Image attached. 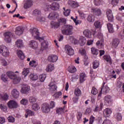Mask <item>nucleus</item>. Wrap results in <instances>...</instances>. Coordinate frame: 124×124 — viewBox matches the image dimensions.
<instances>
[{"label":"nucleus","mask_w":124,"mask_h":124,"mask_svg":"<svg viewBox=\"0 0 124 124\" xmlns=\"http://www.w3.org/2000/svg\"><path fill=\"white\" fill-rule=\"evenodd\" d=\"M8 78L13 80L14 84H17L19 83L21 80L20 78L18 77L17 75L15 74L14 72L11 71H8L6 73V75L3 74L0 76L1 79L5 82L7 81Z\"/></svg>","instance_id":"f257e3e1"},{"label":"nucleus","mask_w":124,"mask_h":124,"mask_svg":"<svg viewBox=\"0 0 124 124\" xmlns=\"http://www.w3.org/2000/svg\"><path fill=\"white\" fill-rule=\"evenodd\" d=\"M65 29L62 30V32L63 34L66 35H70L72 34L73 26L70 25H65Z\"/></svg>","instance_id":"f03ea898"},{"label":"nucleus","mask_w":124,"mask_h":124,"mask_svg":"<svg viewBox=\"0 0 124 124\" xmlns=\"http://www.w3.org/2000/svg\"><path fill=\"white\" fill-rule=\"evenodd\" d=\"M0 53L5 58L9 57V50L5 46H0Z\"/></svg>","instance_id":"7ed1b4c3"},{"label":"nucleus","mask_w":124,"mask_h":124,"mask_svg":"<svg viewBox=\"0 0 124 124\" xmlns=\"http://www.w3.org/2000/svg\"><path fill=\"white\" fill-rule=\"evenodd\" d=\"M30 32L32 34V36H33L34 38L38 39L39 40H43V38H40L39 37V32L38 29L36 28H33L31 29L30 31Z\"/></svg>","instance_id":"20e7f679"},{"label":"nucleus","mask_w":124,"mask_h":124,"mask_svg":"<svg viewBox=\"0 0 124 124\" xmlns=\"http://www.w3.org/2000/svg\"><path fill=\"white\" fill-rule=\"evenodd\" d=\"M98 37H99V38H101V40H100V41H98V42L96 43V46L99 49L103 48L104 46V41L103 40V34L99 33V34H98Z\"/></svg>","instance_id":"39448f33"},{"label":"nucleus","mask_w":124,"mask_h":124,"mask_svg":"<svg viewBox=\"0 0 124 124\" xmlns=\"http://www.w3.org/2000/svg\"><path fill=\"white\" fill-rule=\"evenodd\" d=\"M104 103L107 106L111 105L113 103V100L110 95H107L104 97Z\"/></svg>","instance_id":"423d86ee"},{"label":"nucleus","mask_w":124,"mask_h":124,"mask_svg":"<svg viewBox=\"0 0 124 124\" xmlns=\"http://www.w3.org/2000/svg\"><path fill=\"white\" fill-rule=\"evenodd\" d=\"M91 12L95 16H99L102 15V11L100 8L93 7L92 9Z\"/></svg>","instance_id":"0eeeda50"},{"label":"nucleus","mask_w":124,"mask_h":124,"mask_svg":"<svg viewBox=\"0 0 124 124\" xmlns=\"http://www.w3.org/2000/svg\"><path fill=\"white\" fill-rule=\"evenodd\" d=\"M8 107L10 108H16L18 107L17 102L14 100H11L7 103Z\"/></svg>","instance_id":"6e6552de"},{"label":"nucleus","mask_w":124,"mask_h":124,"mask_svg":"<svg viewBox=\"0 0 124 124\" xmlns=\"http://www.w3.org/2000/svg\"><path fill=\"white\" fill-rule=\"evenodd\" d=\"M5 37V41L7 43H10L11 42V37H12V33L10 31L6 32L4 34Z\"/></svg>","instance_id":"1a4fd4ad"},{"label":"nucleus","mask_w":124,"mask_h":124,"mask_svg":"<svg viewBox=\"0 0 124 124\" xmlns=\"http://www.w3.org/2000/svg\"><path fill=\"white\" fill-rule=\"evenodd\" d=\"M65 50L66 54L68 55L73 56L74 54V50L70 46H65Z\"/></svg>","instance_id":"9d476101"},{"label":"nucleus","mask_w":124,"mask_h":124,"mask_svg":"<svg viewBox=\"0 0 124 124\" xmlns=\"http://www.w3.org/2000/svg\"><path fill=\"white\" fill-rule=\"evenodd\" d=\"M42 111L44 113H47L50 111L49 105L47 103H45L42 105Z\"/></svg>","instance_id":"9b49d317"},{"label":"nucleus","mask_w":124,"mask_h":124,"mask_svg":"<svg viewBox=\"0 0 124 124\" xmlns=\"http://www.w3.org/2000/svg\"><path fill=\"white\" fill-rule=\"evenodd\" d=\"M58 17V13L55 12H51L48 16V18L50 20L57 19Z\"/></svg>","instance_id":"f8f14e48"},{"label":"nucleus","mask_w":124,"mask_h":124,"mask_svg":"<svg viewBox=\"0 0 124 124\" xmlns=\"http://www.w3.org/2000/svg\"><path fill=\"white\" fill-rule=\"evenodd\" d=\"M107 17H108V21L113 22V16L111 10L109 9L107 12Z\"/></svg>","instance_id":"ddd939ff"},{"label":"nucleus","mask_w":124,"mask_h":124,"mask_svg":"<svg viewBox=\"0 0 124 124\" xmlns=\"http://www.w3.org/2000/svg\"><path fill=\"white\" fill-rule=\"evenodd\" d=\"M51 9L53 11H56L59 9L60 4L58 2H54L51 5Z\"/></svg>","instance_id":"4468645a"},{"label":"nucleus","mask_w":124,"mask_h":124,"mask_svg":"<svg viewBox=\"0 0 124 124\" xmlns=\"http://www.w3.org/2000/svg\"><path fill=\"white\" fill-rule=\"evenodd\" d=\"M68 3L69 5L72 8H78L79 7V4L77 1H73L71 0H70L68 1Z\"/></svg>","instance_id":"2eb2a0df"},{"label":"nucleus","mask_w":124,"mask_h":124,"mask_svg":"<svg viewBox=\"0 0 124 124\" xmlns=\"http://www.w3.org/2000/svg\"><path fill=\"white\" fill-rule=\"evenodd\" d=\"M58 60V57L54 55H51L48 57V60L49 62L54 63Z\"/></svg>","instance_id":"dca6fc26"},{"label":"nucleus","mask_w":124,"mask_h":124,"mask_svg":"<svg viewBox=\"0 0 124 124\" xmlns=\"http://www.w3.org/2000/svg\"><path fill=\"white\" fill-rule=\"evenodd\" d=\"M29 46L32 49H36L38 46V43H37L36 41H31L29 44Z\"/></svg>","instance_id":"f3484780"},{"label":"nucleus","mask_w":124,"mask_h":124,"mask_svg":"<svg viewBox=\"0 0 124 124\" xmlns=\"http://www.w3.org/2000/svg\"><path fill=\"white\" fill-rule=\"evenodd\" d=\"M112 113V110L110 108H107L104 110V116L108 117Z\"/></svg>","instance_id":"a211bd4d"},{"label":"nucleus","mask_w":124,"mask_h":124,"mask_svg":"<svg viewBox=\"0 0 124 124\" xmlns=\"http://www.w3.org/2000/svg\"><path fill=\"white\" fill-rule=\"evenodd\" d=\"M32 4L31 0H27L26 2L24 3L23 8L25 9H27L31 7Z\"/></svg>","instance_id":"6ab92c4d"},{"label":"nucleus","mask_w":124,"mask_h":124,"mask_svg":"<svg viewBox=\"0 0 124 124\" xmlns=\"http://www.w3.org/2000/svg\"><path fill=\"white\" fill-rule=\"evenodd\" d=\"M48 42H46V41H43L41 43V50L43 51L44 50H46L48 48Z\"/></svg>","instance_id":"aec40b11"},{"label":"nucleus","mask_w":124,"mask_h":124,"mask_svg":"<svg viewBox=\"0 0 124 124\" xmlns=\"http://www.w3.org/2000/svg\"><path fill=\"white\" fill-rule=\"evenodd\" d=\"M23 32V29L21 26H18L16 29V34L17 35H21Z\"/></svg>","instance_id":"412c9836"},{"label":"nucleus","mask_w":124,"mask_h":124,"mask_svg":"<svg viewBox=\"0 0 124 124\" xmlns=\"http://www.w3.org/2000/svg\"><path fill=\"white\" fill-rule=\"evenodd\" d=\"M11 93L13 97L15 98H17L19 96V92L16 89L13 90Z\"/></svg>","instance_id":"4be33fe9"},{"label":"nucleus","mask_w":124,"mask_h":124,"mask_svg":"<svg viewBox=\"0 0 124 124\" xmlns=\"http://www.w3.org/2000/svg\"><path fill=\"white\" fill-rule=\"evenodd\" d=\"M107 27H108V32L109 33H113L114 32L112 24L108 23V24H107Z\"/></svg>","instance_id":"5701e85b"},{"label":"nucleus","mask_w":124,"mask_h":124,"mask_svg":"<svg viewBox=\"0 0 124 124\" xmlns=\"http://www.w3.org/2000/svg\"><path fill=\"white\" fill-rule=\"evenodd\" d=\"M30 91V87L28 86H23L20 92L22 93L23 94H27L29 93V91Z\"/></svg>","instance_id":"b1692460"},{"label":"nucleus","mask_w":124,"mask_h":124,"mask_svg":"<svg viewBox=\"0 0 124 124\" xmlns=\"http://www.w3.org/2000/svg\"><path fill=\"white\" fill-rule=\"evenodd\" d=\"M86 43V38L84 37L81 36L79 40V44L81 46H84Z\"/></svg>","instance_id":"393cba45"},{"label":"nucleus","mask_w":124,"mask_h":124,"mask_svg":"<svg viewBox=\"0 0 124 124\" xmlns=\"http://www.w3.org/2000/svg\"><path fill=\"white\" fill-rule=\"evenodd\" d=\"M105 84V83H103V87L101 89V91L107 93L109 92L110 89L107 86H104Z\"/></svg>","instance_id":"a878e982"},{"label":"nucleus","mask_w":124,"mask_h":124,"mask_svg":"<svg viewBox=\"0 0 124 124\" xmlns=\"http://www.w3.org/2000/svg\"><path fill=\"white\" fill-rule=\"evenodd\" d=\"M83 34L88 38H91L92 37V32L89 30H85L83 31Z\"/></svg>","instance_id":"bb28decb"},{"label":"nucleus","mask_w":124,"mask_h":124,"mask_svg":"<svg viewBox=\"0 0 124 124\" xmlns=\"http://www.w3.org/2000/svg\"><path fill=\"white\" fill-rule=\"evenodd\" d=\"M120 42V40H119V39H113L112 41V46L114 48H116L118 46Z\"/></svg>","instance_id":"cd10ccee"},{"label":"nucleus","mask_w":124,"mask_h":124,"mask_svg":"<svg viewBox=\"0 0 124 124\" xmlns=\"http://www.w3.org/2000/svg\"><path fill=\"white\" fill-rule=\"evenodd\" d=\"M30 78L32 81H36L38 79V76L35 73H31L30 75Z\"/></svg>","instance_id":"c85d7f7f"},{"label":"nucleus","mask_w":124,"mask_h":124,"mask_svg":"<svg viewBox=\"0 0 124 124\" xmlns=\"http://www.w3.org/2000/svg\"><path fill=\"white\" fill-rule=\"evenodd\" d=\"M34 114L35 113L33 111H32L29 109H27L25 115V117L27 118H28V116H34Z\"/></svg>","instance_id":"c756f323"},{"label":"nucleus","mask_w":124,"mask_h":124,"mask_svg":"<svg viewBox=\"0 0 124 124\" xmlns=\"http://www.w3.org/2000/svg\"><path fill=\"white\" fill-rule=\"evenodd\" d=\"M79 78L80 82L83 83L86 80V75L84 73H81L79 75Z\"/></svg>","instance_id":"7c9ffc66"},{"label":"nucleus","mask_w":124,"mask_h":124,"mask_svg":"<svg viewBox=\"0 0 124 124\" xmlns=\"http://www.w3.org/2000/svg\"><path fill=\"white\" fill-rule=\"evenodd\" d=\"M17 55L19 58L21 60H23L25 58L24 54L21 50H17Z\"/></svg>","instance_id":"2f4dec72"},{"label":"nucleus","mask_w":124,"mask_h":124,"mask_svg":"<svg viewBox=\"0 0 124 124\" xmlns=\"http://www.w3.org/2000/svg\"><path fill=\"white\" fill-rule=\"evenodd\" d=\"M48 86H49V89L51 91H55L57 90V86L53 82H51Z\"/></svg>","instance_id":"473e14b6"},{"label":"nucleus","mask_w":124,"mask_h":124,"mask_svg":"<svg viewBox=\"0 0 124 124\" xmlns=\"http://www.w3.org/2000/svg\"><path fill=\"white\" fill-rule=\"evenodd\" d=\"M54 69V65L49 64L46 68V71L47 72H51Z\"/></svg>","instance_id":"72a5a7b5"},{"label":"nucleus","mask_w":124,"mask_h":124,"mask_svg":"<svg viewBox=\"0 0 124 124\" xmlns=\"http://www.w3.org/2000/svg\"><path fill=\"white\" fill-rule=\"evenodd\" d=\"M95 16L94 15H93L92 14H90L88 16L87 19L88 21L90 22H93L95 20Z\"/></svg>","instance_id":"f704fd0d"},{"label":"nucleus","mask_w":124,"mask_h":124,"mask_svg":"<svg viewBox=\"0 0 124 124\" xmlns=\"http://www.w3.org/2000/svg\"><path fill=\"white\" fill-rule=\"evenodd\" d=\"M16 45L18 48H21L23 47V44L21 40H17L16 43Z\"/></svg>","instance_id":"c9c22d12"},{"label":"nucleus","mask_w":124,"mask_h":124,"mask_svg":"<svg viewBox=\"0 0 124 124\" xmlns=\"http://www.w3.org/2000/svg\"><path fill=\"white\" fill-rule=\"evenodd\" d=\"M93 3L95 6H99L103 4V1L102 0H94Z\"/></svg>","instance_id":"e433bc0d"},{"label":"nucleus","mask_w":124,"mask_h":124,"mask_svg":"<svg viewBox=\"0 0 124 124\" xmlns=\"http://www.w3.org/2000/svg\"><path fill=\"white\" fill-rule=\"evenodd\" d=\"M74 93L76 96L77 97H79L81 95V90L78 88L75 89Z\"/></svg>","instance_id":"4c0bfd02"},{"label":"nucleus","mask_w":124,"mask_h":124,"mask_svg":"<svg viewBox=\"0 0 124 124\" xmlns=\"http://www.w3.org/2000/svg\"><path fill=\"white\" fill-rule=\"evenodd\" d=\"M46 78V75L45 74H42V75H40L39 77V79L40 80V81L41 82H44L45 79Z\"/></svg>","instance_id":"58836bf2"},{"label":"nucleus","mask_w":124,"mask_h":124,"mask_svg":"<svg viewBox=\"0 0 124 124\" xmlns=\"http://www.w3.org/2000/svg\"><path fill=\"white\" fill-rule=\"evenodd\" d=\"M94 26H95V28L97 29H100L101 28V23L100 21H96L94 23Z\"/></svg>","instance_id":"ea45409f"},{"label":"nucleus","mask_w":124,"mask_h":124,"mask_svg":"<svg viewBox=\"0 0 124 124\" xmlns=\"http://www.w3.org/2000/svg\"><path fill=\"white\" fill-rule=\"evenodd\" d=\"M91 51L92 54L94 55H97L98 54L99 50L95 48V47H92Z\"/></svg>","instance_id":"a19ab883"},{"label":"nucleus","mask_w":124,"mask_h":124,"mask_svg":"<svg viewBox=\"0 0 124 124\" xmlns=\"http://www.w3.org/2000/svg\"><path fill=\"white\" fill-rule=\"evenodd\" d=\"M63 9L64 10V11H63L64 16H68L70 15V9L65 10V7H63Z\"/></svg>","instance_id":"79ce46f5"},{"label":"nucleus","mask_w":124,"mask_h":124,"mask_svg":"<svg viewBox=\"0 0 124 124\" xmlns=\"http://www.w3.org/2000/svg\"><path fill=\"white\" fill-rule=\"evenodd\" d=\"M68 71L71 73H74L76 72L77 69L74 66H70L68 68Z\"/></svg>","instance_id":"37998d69"},{"label":"nucleus","mask_w":124,"mask_h":124,"mask_svg":"<svg viewBox=\"0 0 124 124\" xmlns=\"http://www.w3.org/2000/svg\"><path fill=\"white\" fill-rule=\"evenodd\" d=\"M99 66V62L97 61H95L93 62V68L94 69H97Z\"/></svg>","instance_id":"c03bdc74"},{"label":"nucleus","mask_w":124,"mask_h":124,"mask_svg":"<svg viewBox=\"0 0 124 124\" xmlns=\"http://www.w3.org/2000/svg\"><path fill=\"white\" fill-rule=\"evenodd\" d=\"M41 15L40 11L38 10V9H35L33 12V15L34 16H39Z\"/></svg>","instance_id":"a18cd8bd"},{"label":"nucleus","mask_w":124,"mask_h":124,"mask_svg":"<svg viewBox=\"0 0 124 124\" xmlns=\"http://www.w3.org/2000/svg\"><path fill=\"white\" fill-rule=\"evenodd\" d=\"M9 97V96L6 93H4L3 95H1V99L4 101L7 100Z\"/></svg>","instance_id":"49530a36"},{"label":"nucleus","mask_w":124,"mask_h":124,"mask_svg":"<svg viewBox=\"0 0 124 124\" xmlns=\"http://www.w3.org/2000/svg\"><path fill=\"white\" fill-rule=\"evenodd\" d=\"M29 65L31 67H36L37 66L38 63L35 61H32L30 62Z\"/></svg>","instance_id":"de8ad7c7"},{"label":"nucleus","mask_w":124,"mask_h":124,"mask_svg":"<svg viewBox=\"0 0 124 124\" xmlns=\"http://www.w3.org/2000/svg\"><path fill=\"white\" fill-rule=\"evenodd\" d=\"M32 108L35 111L38 110L40 108L39 106L37 104H34L32 105Z\"/></svg>","instance_id":"09e8293b"},{"label":"nucleus","mask_w":124,"mask_h":124,"mask_svg":"<svg viewBox=\"0 0 124 124\" xmlns=\"http://www.w3.org/2000/svg\"><path fill=\"white\" fill-rule=\"evenodd\" d=\"M44 9L45 11H48L50 9H51V5H49L48 3L45 4L44 6Z\"/></svg>","instance_id":"8fccbe9b"},{"label":"nucleus","mask_w":124,"mask_h":124,"mask_svg":"<svg viewBox=\"0 0 124 124\" xmlns=\"http://www.w3.org/2000/svg\"><path fill=\"white\" fill-rule=\"evenodd\" d=\"M115 117L118 121H121L122 120V115L120 113H116L115 114Z\"/></svg>","instance_id":"3c124183"},{"label":"nucleus","mask_w":124,"mask_h":124,"mask_svg":"<svg viewBox=\"0 0 124 124\" xmlns=\"http://www.w3.org/2000/svg\"><path fill=\"white\" fill-rule=\"evenodd\" d=\"M20 103L23 105H27L28 104V100L27 99L23 98L20 101Z\"/></svg>","instance_id":"603ef678"},{"label":"nucleus","mask_w":124,"mask_h":124,"mask_svg":"<svg viewBox=\"0 0 124 124\" xmlns=\"http://www.w3.org/2000/svg\"><path fill=\"white\" fill-rule=\"evenodd\" d=\"M77 119L78 121H80L82 119V114L80 112H78L77 115Z\"/></svg>","instance_id":"864d4df0"},{"label":"nucleus","mask_w":124,"mask_h":124,"mask_svg":"<svg viewBox=\"0 0 124 124\" xmlns=\"http://www.w3.org/2000/svg\"><path fill=\"white\" fill-rule=\"evenodd\" d=\"M52 28L54 29H57L60 27V24L59 22H54L53 23H52Z\"/></svg>","instance_id":"5fc2aeb1"},{"label":"nucleus","mask_w":124,"mask_h":124,"mask_svg":"<svg viewBox=\"0 0 124 124\" xmlns=\"http://www.w3.org/2000/svg\"><path fill=\"white\" fill-rule=\"evenodd\" d=\"M29 72L30 71L28 68H27V69L24 68L22 72V74L25 77H26L27 75L29 73Z\"/></svg>","instance_id":"6e6d98bb"},{"label":"nucleus","mask_w":124,"mask_h":124,"mask_svg":"<svg viewBox=\"0 0 124 124\" xmlns=\"http://www.w3.org/2000/svg\"><path fill=\"white\" fill-rule=\"evenodd\" d=\"M79 52L82 56L85 55L86 54V49L85 48H80Z\"/></svg>","instance_id":"4d7b16f0"},{"label":"nucleus","mask_w":124,"mask_h":124,"mask_svg":"<svg viewBox=\"0 0 124 124\" xmlns=\"http://www.w3.org/2000/svg\"><path fill=\"white\" fill-rule=\"evenodd\" d=\"M104 59H105V60H106V61H107V62H110L111 61L110 57L108 55H106L104 56Z\"/></svg>","instance_id":"13d9d810"},{"label":"nucleus","mask_w":124,"mask_h":124,"mask_svg":"<svg viewBox=\"0 0 124 124\" xmlns=\"http://www.w3.org/2000/svg\"><path fill=\"white\" fill-rule=\"evenodd\" d=\"M8 120L10 123H14L15 122V119L14 117L11 116H9L8 118Z\"/></svg>","instance_id":"bf43d9fd"},{"label":"nucleus","mask_w":124,"mask_h":124,"mask_svg":"<svg viewBox=\"0 0 124 124\" xmlns=\"http://www.w3.org/2000/svg\"><path fill=\"white\" fill-rule=\"evenodd\" d=\"M78 13L80 17H81L82 18H85V17L86 16V14H85L81 11H78Z\"/></svg>","instance_id":"052dcab7"},{"label":"nucleus","mask_w":124,"mask_h":124,"mask_svg":"<svg viewBox=\"0 0 124 124\" xmlns=\"http://www.w3.org/2000/svg\"><path fill=\"white\" fill-rule=\"evenodd\" d=\"M29 101L31 103H34L36 101V99L34 97H30L29 98Z\"/></svg>","instance_id":"680f3d73"},{"label":"nucleus","mask_w":124,"mask_h":124,"mask_svg":"<svg viewBox=\"0 0 124 124\" xmlns=\"http://www.w3.org/2000/svg\"><path fill=\"white\" fill-rule=\"evenodd\" d=\"M63 112V108H58L56 110V112L59 114H61Z\"/></svg>","instance_id":"e2e57ef3"},{"label":"nucleus","mask_w":124,"mask_h":124,"mask_svg":"<svg viewBox=\"0 0 124 124\" xmlns=\"http://www.w3.org/2000/svg\"><path fill=\"white\" fill-rule=\"evenodd\" d=\"M91 93L92 94L96 95L98 93V91L95 88L93 87Z\"/></svg>","instance_id":"0e129e2a"},{"label":"nucleus","mask_w":124,"mask_h":124,"mask_svg":"<svg viewBox=\"0 0 124 124\" xmlns=\"http://www.w3.org/2000/svg\"><path fill=\"white\" fill-rule=\"evenodd\" d=\"M95 117L93 116H91L90 118V122L89 124H93V122H94Z\"/></svg>","instance_id":"69168bd1"},{"label":"nucleus","mask_w":124,"mask_h":124,"mask_svg":"<svg viewBox=\"0 0 124 124\" xmlns=\"http://www.w3.org/2000/svg\"><path fill=\"white\" fill-rule=\"evenodd\" d=\"M62 95V93L61 92H59L58 93H56L54 94V97H55L56 98H58L60 96H61Z\"/></svg>","instance_id":"338daca9"},{"label":"nucleus","mask_w":124,"mask_h":124,"mask_svg":"<svg viewBox=\"0 0 124 124\" xmlns=\"http://www.w3.org/2000/svg\"><path fill=\"white\" fill-rule=\"evenodd\" d=\"M103 124H112V123L110 120L108 119H106L104 121Z\"/></svg>","instance_id":"774afa93"}]
</instances>
